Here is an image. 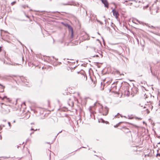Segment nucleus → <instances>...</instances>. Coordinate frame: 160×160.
Returning <instances> with one entry per match:
<instances>
[{"mask_svg": "<svg viewBox=\"0 0 160 160\" xmlns=\"http://www.w3.org/2000/svg\"><path fill=\"white\" fill-rule=\"evenodd\" d=\"M61 23L64 26L67 27L69 32H71V37L72 38H73V31L72 28L71 26L70 25L68 24L67 23L62 22Z\"/></svg>", "mask_w": 160, "mask_h": 160, "instance_id": "obj_1", "label": "nucleus"}, {"mask_svg": "<svg viewBox=\"0 0 160 160\" xmlns=\"http://www.w3.org/2000/svg\"><path fill=\"white\" fill-rule=\"evenodd\" d=\"M1 138H2V136H1V137H0V139H1Z\"/></svg>", "mask_w": 160, "mask_h": 160, "instance_id": "obj_57", "label": "nucleus"}, {"mask_svg": "<svg viewBox=\"0 0 160 160\" xmlns=\"http://www.w3.org/2000/svg\"><path fill=\"white\" fill-rule=\"evenodd\" d=\"M160 8L159 7L157 6L156 8L152 9L151 14L153 15H155L158 12H159Z\"/></svg>", "mask_w": 160, "mask_h": 160, "instance_id": "obj_2", "label": "nucleus"}, {"mask_svg": "<svg viewBox=\"0 0 160 160\" xmlns=\"http://www.w3.org/2000/svg\"><path fill=\"white\" fill-rule=\"evenodd\" d=\"M2 47H1H1H0V52H1V51H2Z\"/></svg>", "mask_w": 160, "mask_h": 160, "instance_id": "obj_31", "label": "nucleus"}, {"mask_svg": "<svg viewBox=\"0 0 160 160\" xmlns=\"http://www.w3.org/2000/svg\"><path fill=\"white\" fill-rule=\"evenodd\" d=\"M108 110H109V109H108V108L107 106H106L104 108V111H103L104 112L102 113V115H105V116L107 115L108 113Z\"/></svg>", "mask_w": 160, "mask_h": 160, "instance_id": "obj_4", "label": "nucleus"}, {"mask_svg": "<svg viewBox=\"0 0 160 160\" xmlns=\"http://www.w3.org/2000/svg\"><path fill=\"white\" fill-rule=\"evenodd\" d=\"M68 105L72 107L73 106V102L72 101H71L70 98L68 99Z\"/></svg>", "mask_w": 160, "mask_h": 160, "instance_id": "obj_6", "label": "nucleus"}, {"mask_svg": "<svg viewBox=\"0 0 160 160\" xmlns=\"http://www.w3.org/2000/svg\"><path fill=\"white\" fill-rule=\"evenodd\" d=\"M93 57H97V58H98L99 57V56L98 55H95L93 56H92Z\"/></svg>", "mask_w": 160, "mask_h": 160, "instance_id": "obj_20", "label": "nucleus"}, {"mask_svg": "<svg viewBox=\"0 0 160 160\" xmlns=\"http://www.w3.org/2000/svg\"><path fill=\"white\" fill-rule=\"evenodd\" d=\"M126 129H127V130H128L129 129L128 128H126Z\"/></svg>", "mask_w": 160, "mask_h": 160, "instance_id": "obj_61", "label": "nucleus"}, {"mask_svg": "<svg viewBox=\"0 0 160 160\" xmlns=\"http://www.w3.org/2000/svg\"><path fill=\"white\" fill-rule=\"evenodd\" d=\"M103 18H105V16H103Z\"/></svg>", "mask_w": 160, "mask_h": 160, "instance_id": "obj_55", "label": "nucleus"}, {"mask_svg": "<svg viewBox=\"0 0 160 160\" xmlns=\"http://www.w3.org/2000/svg\"><path fill=\"white\" fill-rule=\"evenodd\" d=\"M58 12V11H56V12H52V13H55V12Z\"/></svg>", "mask_w": 160, "mask_h": 160, "instance_id": "obj_38", "label": "nucleus"}, {"mask_svg": "<svg viewBox=\"0 0 160 160\" xmlns=\"http://www.w3.org/2000/svg\"><path fill=\"white\" fill-rule=\"evenodd\" d=\"M30 140H31L30 139H29V138H27L26 140V142H25V143H27L29 141H30Z\"/></svg>", "mask_w": 160, "mask_h": 160, "instance_id": "obj_17", "label": "nucleus"}, {"mask_svg": "<svg viewBox=\"0 0 160 160\" xmlns=\"http://www.w3.org/2000/svg\"><path fill=\"white\" fill-rule=\"evenodd\" d=\"M143 123H145L146 124V122H144H144H143Z\"/></svg>", "mask_w": 160, "mask_h": 160, "instance_id": "obj_47", "label": "nucleus"}, {"mask_svg": "<svg viewBox=\"0 0 160 160\" xmlns=\"http://www.w3.org/2000/svg\"><path fill=\"white\" fill-rule=\"evenodd\" d=\"M31 131H32V130H34V129L33 128H31Z\"/></svg>", "mask_w": 160, "mask_h": 160, "instance_id": "obj_37", "label": "nucleus"}, {"mask_svg": "<svg viewBox=\"0 0 160 160\" xmlns=\"http://www.w3.org/2000/svg\"><path fill=\"white\" fill-rule=\"evenodd\" d=\"M41 12H46L45 11H42Z\"/></svg>", "mask_w": 160, "mask_h": 160, "instance_id": "obj_33", "label": "nucleus"}, {"mask_svg": "<svg viewBox=\"0 0 160 160\" xmlns=\"http://www.w3.org/2000/svg\"><path fill=\"white\" fill-rule=\"evenodd\" d=\"M113 15L115 16L116 18H118V16L119 15L118 12L117 11H115L114 12H113Z\"/></svg>", "mask_w": 160, "mask_h": 160, "instance_id": "obj_8", "label": "nucleus"}, {"mask_svg": "<svg viewBox=\"0 0 160 160\" xmlns=\"http://www.w3.org/2000/svg\"><path fill=\"white\" fill-rule=\"evenodd\" d=\"M2 108H3V107H2Z\"/></svg>", "mask_w": 160, "mask_h": 160, "instance_id": "obj_63", "label": "nucleus"}, {"mask_svg": "<svg viewBox=\"0 0 160 160\" xmlns=\"http://www.w3.org/2000/svg\"><path fill=\"white\" fill-rule=\"evenodd\" d=\"M159 155V154H157V155Z\"/></svg>", "mask_w": 160, "mask_h": 160, "instance_id": "obj_56", "label": "nucleus"}, {"mask_svg": "<svg viewBox=\"0 0 160 160\" xmlns=\"http://www.w3.org/2000/svg\"><path fill=\"white\" fill-rule=\"evenodd\" d=\"M149 27L152 28H155V27L152 26H150Z\"/></svg>", "mask_w": 160, "mask_h": 160, "instance_id": "obj_26", "label": "nucleus"}, {"mask_svg": "<svg viewBox=\"0 0 160 160\" xmlns=\"http://www.w3.org/2000/svg\"><path fill=\"white\" fill-rule=\"evenodd\" d=\"M105 123L106 124H108L109 123V122L107 121H105Z\"/></svg>", "mask_w": 160, "mask_h": 160, "instance_id": "obj_30", "label": "nucleus"}, {"mask_svg": "<svg viewBox=\"0 0 160 160\" xmlns=\"http://www.w3.org/2000/svg\"><path fill=\"white\" fill-rule=\"evenodd\" d=\"M96 21L98 22L100 24L102 25L103 24V23L102 22H101L100 20H98V19H96Z\"/></svg>", "mask_w": 160, "mask_h": 160, "instance_id": "obj_13", "label": "nucleus"}, {"mask_svg": "<svg viewBox=\"0 0 160 160\" xmlns=\"http://www.w3.org/2000/svg\"><path fill=\"white\" fill-rule=\"evenodd\" d=\"M157 79H158V80H159V78H158V77H157Z\"/></svg>", "mask_w": 160, "mask_h": 160, "instance_id": "obj_43", "label": "nucleus"}, {"mask_svg": "<svg viewBox=\"0 0 160 160\" xmlns=\"http://www.w3.org/2000/svg\"><path fill=\"white\" fill-rule=\"evenodd\" d=\"M33 133H34V132H32L31 133H30V135H31V134H32Z\"/></svg>", "mask_w": 160, "mask_h": 160, "instance_id": "obj_42", "label": "nucleus"}, {"mask_svg": "<svg viewBox=\"0 0 160 160\" xmlns=\"http://www.w3.org/2000/svg\"><path fill=\"white\" fill-rule=\"evenodd\" d=\"M62 131H61L60 132H59L57 134V135L56 136V137H55V139H54V140H55V139L57 137V136L59 134V133H61V132H62Z\"/></svg>", "mask_w": 160, "mask_h": 160, "instance_id": "obj_21", "label": "nucleus"}, {"mask_svg": "<svg viewBox=\"0 0 160 160\" xmlns=\"http://www.w3.org/2000/svg\"><path fill=\"white\" fill-rule=\"evenodd\" d=\"M5 32L7 33V31H5Z\"/></svg>", "mask_w": 160, "mask_h": 160, "instance_id": "obj_64", "label": "nucleus"}, {"mask_svg": "<svg viewBox=\"0 0 160 160\" xmlns=\"http://www.w3.org/2000/svg\"><path fill=\"white\" fill-rule=\"evenodd\" d=\"M19 147V146H17V148H18Z\"/></svg>", "mask_w": 160, "mask_h": 160, "instance_id": "obj_53", "label": "nucleus"}, {"mask_svg": "<svg viewBox=\"0 0 160 160\" xmlns=\"http://www.w3.org/2000/svg\"><path fill=\"white\" fill-rule=\"evenodd\" d=\"M148 7H149V5L148 4L146 6H144L143 7V9H146Z\"/></svg>", "mask_w": 160, "mask_h": 160, "instance_id": "obj_14", "label": "nucleus"}, {"mask_svg": "<svg viewBox=\"0 0 160 160\" xmlns=\"http://www.w3.org/2000/svg\"><path fill=\"white\" fill-rule=\"evenodd\" d=\"M62 5H70V4H68V3H62Z\"/></svg>", "mask_w": 160, "mask_h": 160, "instance_id": "obj_19", "label": "nucleus"}, {"mask_svg": "<svg viewBox=\"0 0 160 160\" xmlns=\"http://www.w3.org/2000/svg\"><path fill=\"white\" fill-rule=\"evenodd\" d=\"M8 124L9 126L11 127V123L10 122H8Z\"/></svg>", "mask_w": 160, "mask_h": 160, "instance_id": "obj_25", "label": "nucleus"}, {"mask_svg": "<svg viewBox=\"0 0 160 160\" xmlns=\"http://www.w3.org/2000/svg\"><path fill=\"white\" fill-rule=\"evenodd\" d=\"M4 31V30H1V32H0V34H1V36L2 35V32H1V31Z\"/></svg>", "mask_w": 160, "mask_h": 160, "instance_id": "obj_32", "label": "nucleus"}, {"mask_svg": "<svg viewBox=\"0 0 160 160\" xmlns=\"http://www.w3.org/2000/svg\"><path fill=\"white\" fill-rule=\"evenodd\" d=\"M125 128V127H123L122 128Z\"/></svg>", "mask_w": 160, "mask_h": 160, "instance_id": "obj_60", "label": "nucleus"}, {"mask_svg": "<svg viewBox=\"0 0 160 160\" xmlns=\"http://www.w3.org/2000/svg\"><path fill=\"white\" fill-rule=\"evenodd\" d=\"M98 34L100 35V34L98 32Z\"/></svg>", "mask_w": 160, "mask_h": 160, "instance_id": "obj_52", "label": "nucleus"}, {"mask_svg": "<svg viewBox=\"0 0 160 160\" xmlns=\"http://www.w3.org/2000/svg\"><path fill=\"white\" fill-rule=\"evenodd\" d=\"M81 148H86V147H81L80 148H79L78 149H77V150L78 149H81ZM77 150H76L75 151H77Z\"/></svg>", "mask_w": 160, "mask_h": 160, "instance_id": "obj_22", "label": "nucleus"}, {"mask_svg": "<svg viewBox=\"0 0 160 160\" xmlns=\"http://www.w3.org/2000/svg\"><path fill=\"white\" fill-rule=\"evenodd\" d=\"M58 102H59V100H58Z\"/></svg>", "mask_w": 160, "mask_h": 160, "instance_id": "obj_58", "label": "nucleus"}, {"mask_svg": "<svg viewBox=\"0 0 160 160\" xmlns=\"http://www.w3.org/2000/svg\"><path fill=\"white\" fill-rule=\"evenodd\" d=\"M1 104H2V105H4V106H5V107H6V106H7L6 105L4 104L3 103H1Z\"/></svg>", "mask_w": 160, "mask_h": 160, "instance_id": "obj_29", "label": "nucleus"}, {"mask_svg": "<svg viewBox=\"0 0 160 160\" xmlns=\"http://www.w3.org/2000/svg\"><path fill=\"white\" fill-rule=\"evenodd\" d=\"M128 123L129 124H131V125L132 124L131 123H129V122H120L118 124H117L116 125H114V127L115 128H117L119 126V125L120 124H121V123Z\"/></svg>", "mask_w": 160, "mask_h": 160, "instance_id": "obj_7", "label": "nucleus"}, {"mask_svg": "<svg viewBox=\"0 0 160 160\" xmlns=\"http://www.w3.org/2000/svg\"><path fill=\"white\" fill-rule=\"evenodd\" d=\"M137 21L138 22H139V21L138 20H137Z\"/></svg>", "mask_w": 160, "mask_h": 160, "instance_id": "obj_48", "label": "nucleus"}, {"mask_svg": "<svg viewBox=\"0 0 160 160\" xmlns=\"http://www.w3.org/2000/svg\"><path fill=\"white\" fill-rule=\"evenodd\" d=\"M2 158L5 159V158H9L10 157H2Z\"/></svg>", "mask_w": 160, "mask_h": 160, "instance_id": "obj_27", "label": "nucleus"}, {"mask_svg": "<svg viewBox=\"0 0 160 160\" xmlns=\"http://www.w3.org/2000/svg\"><path fill=\"white\" fill-rule=\"evenodd\" d=\"M98 121L99 122H102L103 123H105V121L102 118H100L98 119Z\"/></svg>", "mask_w": 160, "mask_h": 160, "instance_id": "obj_10", "label": "nucleus"}, {"mask_svg": "<svg viewBox=\"0 0 160 160\" xmlns=\"http://www.w3.org/2000/svg\"><path fill=\"white\" fill-rule=\"evenodd\" d=\"M158 144H160V142H158Z\"/></svg>", "mask_w": 160, "mask_h": 160, "instance_id": "obj_50", "label": "nucleus"}, {"mask_svg": "<svg viewBox=\"0 0 160 160\" xmlns=\"http://www.w3.org/2000/svg\"><path fill=\"white\" fill-rule=\"evenodd\" d=\"M115 73L117 74H119L120 75H123V74H120V73L119 72V71L118 70H116L115 71Z\"/></svg>", "mask_w": 160, "mask_h": 160, "instance_id": "obj_12", "label": "nucleus"}, {"mask_svg": "<svg viewBox=\"0 0 160 160\" xmlns=\"http://www.w3.org/2000/svg\"><path fill=\"white\" fill-rule=\"evenodd\" d=\"M16 1H14V2H12L11 3V5H12V6H13V5H14L16 3Z\"/></svg>", "mask_w": 160, "mask_h": 160, "instance_id": "obj_16", "label": "nucleus"}, {"mask_svg": "<svg viewBox=\"0 0 160 160\" xmlns=\"http://www.w3.org/2000/svg\"><path fill=\"white\" fill-rule=\"evenodd\" d=\"M84 77H86V79L87 80V77L86 76H85V75H84Z\"/></svg>", "mask_w": 160, "mask_h": 160, "instance_id": "obj_41", "label": "nucleus"}, {"mask_svg": "<svg viewBox=\"0 0 160 160\" xmlns=\"http://www.w3.org/2000/svg\"><path fill=\"white\" fill-rule=\"evenodd\" d=\"M24 147H25V145H24V146H23V148H24Z\"/></svg>", "mask_w": 160, "mask_h": 160, "instance_id": "obj_62", "label": "nucleus"}, {"mask_svg": "<svg viewBox=\"0 0 160 160\" xmlns=\"http://www.w3.org/2000/svg\"><path fill=\"white\" fill-rule=\"evenodd\" d=\"M117 115H119V113H118V114H117Z\"/></svg>", "mask_w": 160, "mask_h": 160, "instance_id": "obj_59", "label": "nucleus"}, {"mask_svg": "<svg viewBox=\"0 0 160 160\" xmlns=\"http://www.w3.org/2000/svg\"><path fill=\"white\" fill-rule=\"evenodd\" d=\"M77 67V66H75L74 67H73V68H72V69H74L76 67Z\"/></svg>", "mask_w": 160, "mask_h": 160, "instance_id": "obj_36", "label": "nucleus"}, {"mask_svg": "<svg viewBox=\"0 0 160 160\" xmlns=\"http://www.w3.org/2000/svg\"><path fill=\"white\" fill-rule=\"evenodd\" d=\"M97 40L98 41L100 42H101L99 39H97ZM100 44H101V43H100Z\"/></svg>", "mask_w": 160, "mask_h": 160, "instance_id": "obj_49", "label": "nucleus"}, {"mask_svg": "<svg viewBox=\"0 0 160 160\" xmlns=\"http://www.w3.org/2000/svg\"><path fill=\"white\" fill-rule=\"evenodd\" d=\"M86 14L87 15V11L86 12Z\"/></svg>", "mask_w": 160, "mask_h": 160, "instance_id": "obj_54", "label": "nucleus"}, {"mask_svg": "<svg viewBox=\"0 0 160 160\" xmlns=\"http://www.w3.org/2000/svg\"><path fill=\"white\" fill-rule=\"evenodd\" d=\"M15 122V120H14L13 121V122L14 123V122Z\"/></svg>", "mask_w": 160, "mask_h": 160, "instance_id": "obj_51", "label": "nucleus"}, {"mask_svg": "<svg viewBox=\"0 0 160 160\" xmlns=\"http://www.w3.org/2000/svg\"><path fill=\"white\" fill-rule=\"evenodd\" d=\"M131 131H127V133H128V132H131Z\"/></svg>", "mask_w": 160, "mask_h": 160, "instance_id": "obj_39", "label": "nucleus"}, {"mask_svg": "<svg viewBox=\"0 0 160 160\" xmlns=\"http://www.w3.org/2000/svg\"><path fill=\"white\" fill-rule=\"evenodd\" d=\"M21 79L22 82L25 84L26 85H28V82H27V80L23 76L21 77Z\"/></svg>", "mask_w": 160, "mask_h": 160, "instance_id": "obj_5", "label": "nucleus"}, {"mask_svg": "<svg viewBox=\"0 0 160 160\" xmlns=\"http://www.w3.org/2000/svg\"><path fill=\"white\" fill-rule=\"evenodd\" d=\"M31 124H34V123L32 122V123H31Z\"/></svg>", "mask_w": 160, "mask_h": 160, "instance_id": "obj_46", "label": "nucleus"}, {"mask_svg": "<svg viewBox=\"0 0 160 160\" xmlns=\"http://www.w3.org/2000/svg\"><path fill=\"white\" fill-rule=\"evenodd\" d=\"M104 21H105V24H106V20L105 19V20H104Z\"/></svg>", "mask_w": 160, "mask_h": 160, "instance_id": "obj_40", "label": "nucleus"}, {"mask_svg": "<svg viewBox=\"0 0 160 160\" xmlns=\"http://www.w3.org/2000/svg\"><path fill=\"white\" fill-rule=\"evenodd\" d=\"M151 73H152V74L153 76H155H155H156V74H154V73H153L152 72V70H151Z\"/></svg>", "mask_w": 160, "mask_h": 160, "instance_id": "obj_18", "label": "nucleus"}, {"mask_svg": "<svg viewBox=\"0 0 160 160\" xmlns=\"http://www.w3.org/2000/svg\"><path fill=\"white\" fill-rule=\"evenodd\" d=\"M157 1H158L156 0V1L154 2V3H156Z\"/></svg>", "mask_w": 160, "mask_h": 160, "instance_id": "obj_44", "label": "nucleus"}, {"mask_svg": "<svg viewBox=\"0 0 160 160\" xmlns=\"http://www.w3.org/2000/svg\"><path fill=\"white\" fill-rule=\"evenodd\" d=\"M52 58H54H54H55L56 60H58V59H56V58H55V57H54V56H52Z\"/></svg>", "mask_w": 160, "mask_h": 160, "instance_id": "obj_35", "label": "nucleus"}, {"mask_svg": "<svg viewBox=\"0 0 160 160\" xmlns=\"http://www.w3.org/2000/svg\"><path fill=\"white\" fill-rule=\"evenodd\" d=\"M116 11L114 9H112V12L113 13V12H114Z\"/></svg>", "mask_w": 160, "mask_h": 160, "instance_id": "obj_28", "label": "nucleus"}, {"mask_svg": "<svg viewBox=\"0 0 160 160\" xmlns=\"http://www.w3.org/2000/svg\"><path fill=\"white\" fill-rule=\"evenodd\" d=\"M22 7L23 8H25L26 7H28V6L27 5H23L22 6Z\"/></svg>", "mask_w": 160, "mask_h": 160, "instance_id": "obj_23", "label": "nucleus"}, {"mask_svg": "<svg viewBox=\"0 0 160 160\" xmlns=\"http://www.w3.org/2000/svg\"><path fill=\"white\" fill-rule=\"evenodd\" d=\"M65 116L67 118V120L68 121V122H69V121L70 118L68 117V115L67 114H65Z\"/></svg>", "mask_w": 160, "mask_h": 160, "instance_id": "obj_11", "label": "nucleus"}, {"mask_svg": "<svg viewBox=\"0 0 160 160\" xmlns=\"http://www.w3.org/2000/svg\"><path fill=\"white\" fill-rule=\"evenodd\" d=\"M0 86H1L3 88H5V87L1 83H0Z\"/></svg>", "mask_w": 160, "mask_h": 160, "instance_id": "obj_24", "label": "nucleus"}, {"mask_svg": "<svg viewBox=\"0 0 160 160\" xmlns=\"http://www.w3.org/2000/svg\"><path fill=\"white\" fill-rule=\"evenodd\" d=\"M135 92L134 93H137V92H138V89L136 87L135 88Z\"/></svg>", "mask_w": 160, "mask_h": 160, "instance_id": "obj_15", "label": "nucleus"}, {"mask_svg": "<svg viewBox=\"0 0 160 160\" xmlns=\"http://www.w3.org/2000/svg\"><path fill=\"white\" fill-rule=\"evenodd\" d=\"M53 39V43H54V39Z\"/></svg>", "mask_w": 160, "mask_h": 160, "instance_id": "obj_45", "label": "nucleus"}, {"mask_svg": "<svg viewBox=\"0 0 160 160\" xmlns=\"http://www.w3.org/2000/svg\"><path fill=\"white\" fill-rule=\"evenodd\" d=\"M117 82H117H117H114L112 83V84H115L116 83H117Z\"/></svg>", "mask_w": 160, "mask_h": 160, "instance_id": "obj_34", "label": "nucleus"}, {"mask_svg": "<svg viewBox=\"0 0 160 160\" xmlns=\"http://www.w3.org/2000/svg\"><path fill=\"white\" fill-rule=\"evenodd\" d=\"M0 98H1L2 100H3L5 98H6L9 102H10V99L8 98L6 96H5L3 97L2 98L0 96Z\"/></svg>", "mask_w": 160, "mask_h": 160, "instance_id": "obj_9", "label": "nucleus"}, {"mask_svg": "<svg viewBox=\"0 0 160 160\" xmlns=\"http://www.w3.org/2000/svg\"><path fill=\"white\" fill-rule=\"evenodd\" d=\"M102 3L104 4V7L107 8L109 7V4L107 0H101Z\"/></svg>", "mask_w": 160, "mask_h": 160, "instance_id": "obj_3", "label": "nucleus"}]
</instances>
